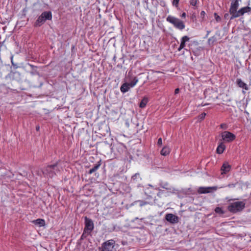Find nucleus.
Wrapping results in <instances>:
<instances>
[{
	"label": "nucleus",
	"instance_id": "obj_5",
	"mask_svg": "<svg viewBox=\"0 0 251 251\" xmlns=\"http://www.w3.org/2000/svg\"><path fill=\"white\" fill-rule=\"evenodd\" d=\"M245 207V202L243 201H237L231 202L227 206V209L232 213H237L242 211Z\"/></svg>",
	"mask_w": 251,
	"mask_h": 251
},
{
	"label": "nucleus",
	"instance_id": "obj_42",
	"mask_svg": "<svg viewBox=\"0 0 251 251\" xmlns=\"http://www.w3.org/2000/svg\"><path fill=\"white\" fill-rule=\"evenodd\" d=\"M181 17H182V18H185L186 17V13L185 12H183L181 14Z\"/></svg>",
	"mask_w": 251,
	"mask_h": 251
},
{
	"label": "nucleus",
	"instance_id": "obj_28",
	"mask_svg": "<svg viewBox=\"0 0 251 251\" xmlns=\"http://www.w3.org/2000/svg\"><path fill=\"white\" fill-rule=\"evenodd\" d=\"M138 202H139V205L141 206H143L147 204H151V201H147L145 200L144 201H139Z\"/></svg>",
	"mask_w": 251,
	"mask_h": 251
},
{
	"label": "nucleus",
	"instance_id": "obj_27",
	"mask_svg": "<svg viewBox=\"0 0 251 251\" xmlns=\"http://www.w3.org/2000/svg\"><path fill=\"white\" fill-rule=\"evenodd\" d=\"M138 78H136V77H134L133 80L130 83H128V84H129V86H130V87L132 88L136 84V83L138 82Z\"/></svg>",
	"mask_w": 251,
	"mask_h": 251
},
{
	"label": "nucleus",
	"instance_id": "obj_1",
	"mask_svg": "<svg viewBox=\"0 0 251 251\" xmlns=\"http://www.w3.org/2000/svg\"><path fill=\"white\" fill-rule=\"evenodd\" d=\"M241 1L242 0H232L231 1L229 9V13L231 15L230 20L241 17L251 11V7L249 6L243 7L238 10Z\"/></svg>",
	"mask_w": 251,
	"mask_h": 251
},
{
	"label": "nucleus",
	"instance_id": "obj_11",
	"mask_svg": "<svg viewBox=\"0 0 251 251\" xmlns=\"http://www.w3.org/2000/svg\"><path fill=\"white\" fill-rule=\"evenodd\" d=\"M145 195L146 196V197L145 198V200L147 201H151V205L154 202V198L152 196V194L149 188L145 189Z\"/></svg>",
	"mask_w": 251,
	"mask_h": 251
},
{
	"label": "nucleus",
	"instance_id": "obj_7",
	"mask_svg": "<svg viewBox=\"0 0 251 251\" xmlns=\"http://www.w3.org/2000/svg\"><path fill=\"white\" fill-rule=\"evenodd\" d=\"M115 241L113 239L107 240L101 245L102 251H113L115 247Z\"/></svg>",
	"mask_w": 251,
	"mask_h": 251
},
{
	"label": "nucleus",
	"instance_id": "obj_41",
	"mask_svg": "<svg viewBox=\"0 0 251 251\" xmlns=\"http://www.w3.org/2000/svg\"><path fill=\"white\" fill-rule=\"evenodd\" d=\"M179 92V88H176L175 90V94L176 95V94H177Z\"/></svg>",
	"mask_w": 251,
	"mask_h": 251
},
{
	"label": "nucleus",
	"instance_id": "obj_8",
	"mask_svg": "<svg viewBox=\"0 0 251 251\" xmlns=\"http://www.w3.org/2000/svg\"><path fill=\"white\" fill-rule=\"evenodd\" d=\"M85 227L84 230L85 232H88V234H91V232L93 231L94 228V223L93 221L87 218V217H85Z\"/></svg>",
	"mask_w": 251,
	"mask_h": 251
},
{
	"label": "nucleus",
	"instance_id": "obj_25",
	"mask_svg": "<svg viewBox=\"0 0 251 251\" xmlns=\"http://www.w3.org/2000/svg\"><path fill=\"white\" fill-rule=\"evenodd\" d=\"M216 41V38L215 36H212L208 40V43L210 46H213Z\"/></svg>",
	"mask_w": 251,
	"mask_h": 251
},
{
	"label": "nucleus",
	"instance_id": "obj_31",
	"mask_svg": "<svg viewBox=\"0 0 251 251\" xmlns=\"http://www.w3.org/2000/svg\"><path fill=\"white\" fill-rule=\"evenodd\" d=\"M205 116H206L205 113H204V112L202 113L199 116V117H198L199 120H201V121L203 120L205 118Z\"/></svg>",
	"mask_w": 251,
	"mask_h": 251
},
{
	"label": "nucleus",
	"instance_id": "obj_40",
	"mask_svg": "<svg viewBox=\"0 0 251 251\" xmlns=\"http://www.w3.org/2000/svg\"><path fill=\"white\" fill-rule=\"evenodd\" d=\"M10 59H11V63H12V65L13 66H16V65L14 63L13 61V55H12V56H11Z\"/></svg>",
	"mask_w": 251,
	"mask_h": 251
},
{
	"label": "nucleus",
	"instance_id": "obj_44",
	"mask_svg": "<svg viewBox=\"0 0 251 251\" xmlns=\"http://www.w3.org/2000/svg\"><path fill=\"white\" fill-rule=\"evenodd\" d=\"M193 53L195 55H197V52H195V51H193Z\"/></svg>",
	"mask_w": 251,
	"mask_h": 251
},
{
	"label": "nucleus",
	"instance_id": "obj_35",
	"mask_svg": "<svg viewBox=\"0 0 251 251\" xmlns=\"http://www.w3.org/2000/svg\"><path fill=\"white\" fill-rule=\"evenodd\" d=\"M179 0H173V5L176 7H178V4Z\"/></svg>",
	"mask_w": 251,
	"mask_h": 251
},
{
	"label": "nucleus",
	"instance_id": "obj_19",
	"mask_svg": "<svg viewBox=\"0 0 251 251\" xmlns=\"http://www.w3.org/2000/svg\"><path fill=\"white\" fill-rule=\"evenodd\" d=\"M32 223L36 225H38L40 227L43 226L45 225V221L42 219H37L33 221Z\"/></svg>",
	"mask_w": 251,
	"mask_h": 251
},
{
	"label": "nucleus",
	"instance_id": "obj_39",
	"mask_svg": "<svg viewBox=\"0 0 251 251\" xmlns=\"http://www.w3.org/2000/svg\"><path fill=\"white\" fill-rule=\"evenodd\" d=\"M230 16H229V14L228 13H226L224 15V18L226 19H230Z\"/></svg>",
	"mask_w": 251,
	"mask_h": 251
},
{
	"label": "nucleus",
	"instance_id": "obj_46",
	"mask_svg": "<svg viewBox=\"0 0 251 251\" xmlns=\"http://www.w3.org/2000/svg\"><path fill=\"white\" fill-rule=\"evenodd\" d=\"M209 33V31H207V35H208Z\"/></svg>",
	"mask_w": 251,
	"mask_h": 251
},
{
	"label": "nucleus",
	"instance_id": "obj_10",
	"mask_svg": "<svg viewBox=\"0 0 251 251\" xmlns=\"http://www.w3.org/2000/svg\"><path fill=\"white\" fill-rule=\"evenodd\" d=\"M165 219L171 224H174L178 222V217L172 213L166 214Z\"/></svg>",
	"mask_w": 251,
	"mask_h": 251
},
{
	"label": "nucleus",
	"instance_id": "obj_22",
	"mask_svg": "<svg viewBox=\"0 0 251 251\" xmlns=\"http://www.w3.org/2000/svg\"><path fill=\"white\" fill-rule=\"evenodd\" d=\"M157 190H158V192L157 194V196L159 197H162V196H168L170 193V192H168V191H167V192H165V191L160 189L159 188H158Z\"/></svg>",
	"mask_w": 251,
	"mask_h": 251
},
{
	"label": "nucleus",
	"instance_id": "obj_16",
	"mask_svg": "<svg viewBox=\"0 0 251 251\" xmlns=\"http://www.w3.org/2000/svg\"><path fill=\"white\" fill-rule=\"evenodd\" d=\"M226 149V146L224 145L223 142H221L219 144L217 149L216 152L218 154H222Z\"/></svg>",
	"mask_w": 251,
	"mask_h": 251
},
{
	"label": "nucleus",
	"instance_id": "obj_12",
	"mask_svg": "<svg viewBox=\"0 0 251 251\" xmlns=\"http://www.w3.org/2000/svg\"><path fill=\"white\" fill-rule=\"evenodd\" d=\"M217 189V187L216 186L207 187H199L198 192L200 194H205L211 192V190H216Z\"/></svg>",
	"mask_w": 251,
	"mask_h": 251
},
{
	"label": "nucleus",
	"instance_id": "obj_30",
	"mask_svg": "<svg viewBox=\"0 0 251 251\" xmlns=\"http://www.w3.org/2000/svg\"><path fill=\"white\" fill-rule=\"evenodd\" d=\"M214 16L215 19V20L217 22H219L221 20V18L220 16H219L216 13H214Z\"/></svg>",
	"mask_w": 251,
	"mask_h": 251
},
{
	"label": "nucleus",
	"instance_id": "obj_6",
	"mask_svg": "<svg viewBox=\"0 0 251 251\" xmlns=\"http://www.w3.org/2000/svg\"><path fill=\"white\" fill-rule=\"evenodd\" d=\"M222 140L225 143H231L236 139V135L228 131H224L221 133Z\"/></svg>",
	"mask_w": 251,
	"mask_h": 251
},
{
	"label": "nucleus",
	"instance_id": "obj_24",
	"mask_svg": "<svg viewBox=\"0 0 251 251\" xmlns=\"http://www.w3.org/2000/svg\"><path fill=\"white\" fill-rule=\"evenodd\" d=\"M141 180V178L140 177V174L139 173H136L131 177V181L133 183L139 182Z\"/></svg>",
	"mask_w": 251,
	"mask_h": 251
},
{
	"label": "nucleus",
	"instance_id": "obj_34",
	"mask_svg": "<svg viewBox=\"0 0 251 251\" xmlns=\"http://www.w3.org/2000/svg\"><path fill=\"white\" fill-rule=\"evenodd\" d=\"M198 1V0H190V3L192 6H195L197 4Z\"/></svg>",
	"mask_w": 251,
	"mask_h": 251
},
{
	"label": "nucleus",
	"instance_id": "obj_3",
	"mask_svg": "<svg viewBox=\"0 0 251 251\" xmlns=\"http://www.w3.org/2000/svg\"><path fill=\"white\" fill-rule=\"evenodd\" d=\"M166 21L179 30H182L185 28V25L184 22L174 16L169 15L166 18Z\"/></svg>",
	"mask_w": 251,
	"mask_h": 251
},
{
	"label": "nucleus",
	"instance_id": "obj_33",
	"mask_svg": "<svg viewBox=\"0 0 251 251\" xmlns=\"http://www.w3.org/2000/svg\"><path fill=\"white\" fill-rule=\"evenodd\" d=\"M220 126L221 128L225 130L228 127L227 124L226 123L221 124Z\"/></svg>",
	"mask_w": 251,
	"mask_h": 251
},
{
	"label": "nucleus",
	"instance_id": "obj_29",
	"mask_svg": "<svg viewBox=\"0 0 251 251\" xmlns=\"http://www.w3.org/2000/svg\"><path fill=\"white\" fill-rule=\"evenodd\" d=\"M215 212L216 213L220 214H223L224 213V212L223 210L222 209V208L221 207H217L215 209Z\"/></svg>",
	"mask_w": 251,
	"mask_h": 251
},
{
	"label": "nucleus",
	"instance_id": "obj_37",
	"mask_svg": "<svg viewBox=\"0 0 251 251\" xmlns=\"http://www.w3.org/2000/svg\"><path fill=\"white\" fill-rule=\"evenodd\" d=\"M157 145L159 146H160L162 145V140L161 138H159L158 139Z\"/></svg>",
	"mask_w": 251,
	"mask_h": 251
},
{
	"label": "nucleus",
	"instance_id": "obj_9",
	"mask_svg": "<svg viewBox=\"0 0 251 251\" xmlns=\"http://www.w3.org/2000/svg\"><path fill=\"white\" fill-rule=\"evenodd\" d=\"M158 186L166 190L170 193H174L176 190L175 188L171 185L168 182L163 181L162 180L159 181Z\"/></svg>",
	"mask_w": 251,
	"mask_h": 251
},
{
	"label": "nucleus",
	"instance_id": "obj_43",
	"mask_svg": "<svg viewBox=\"0 0 251 251\" xmlns=\"http://www.w3.org/2000/svg\"><path fill=\"white\" fill-rule=\"evenodd\" d=\"M39 129H40V126H36V130L37 131H38V130H39Z\"/></svg>",
	"mask_w": 251,
	"mask_h": 251
},
{
	"label": "nucleus",
	"instance_id": "obj_18",
	"mask_svg": "<svg viewBox=\"0 0 251 251\" xmlns=\"http://www.w3.org/2000/svg\"><path fill=\"white\" fill-rule=\"evenodd\" d=\"M45 20H50L52 19V14L50 11H45L41 14Z\"/></svg>",
	"mask_w": 251,
	"mask_h": 251
},
{
	"label": "nucleus",
	"instance_id": "obj_36",
	"mask_svg": "<svg viewBox=\"0 0 251 251\" xmlns=\"http://www.w3.org/2000/svg\"><path fill=\"white\" fill-rule=\"evenodd\" d=\"M205 15V12L204 11H201V12L200 16L203 20L204 19Z\"/></svg>",
	"mask_w": 251,
	"mask_h": 251
},
{
	"label": "nucleus",
	"instance_id": "obj_14",
	"mask_svg": "<svg viewBox=\"0 0 251 251\" xmlns=\"http://www.w3.org/2000/svg\"><path fill=\"white\" fill-rule=\"evenodd\" d=\"M230 169L231 166L227 162H225L221 168V174L222 175L226 174L230 171Z\"/></svg>",
	"mask_w": 251,
	"mask_h": 251
},
{
	"label": "nucleus",
	"instance_id": "obj_13",
	"mask_svg": "<svg viewBox=\"0 0 251 251\" xmlns=\"http://www.w3.org/2000/svg\"><path fill=\"white\" fill-rule=\"evenodd\" d=\"M190 40V38L187 36H183L180 40V44L178 48V51H180L182 49H184L186 50H187V49H185V47L186 46V42L189 41Z\"/></svg>",
	"mask_w": 251,
	"mask_h": 251
},
{
	"label": "nucleus",
	"instance_id": "obj_20",
	"mask_svg": "<svg viewBox=\"0 0 251 251\" xmlns=\"http://www.w3.org/2000/svg\"><path fill=\"white\" fill-rule=\"evenodd\" d=\"M45 19L43 18V16L41 15L36 21L35 25L36 26H41L45 22Z\"/></svg>",
	"mask_w": 251,
	"mask_h": 251
},
{
	"label": "nucleus",
	"instance_id": "obj_26",
	"mask_svg": "<svg viewBox=\"0 0 251 251\" xmlns=\"http://www.w3.org/2000/svg\"><path fill=\"white\" fill-rule=\"evenodd\" d=\"M148 102V100L147 99H143L140 103L139 106L141 108H144Z\"/></svg>",
	"mask_w": 251,
	"mask_h": 251
},
{
	"label": "nucleus",
	"instance_id": "obj_21",
	"mask_svg": "<svg viewBox=\"0 0 251 251\" xmlns=\"http://www.w3.org/2000/svg\"><path fill=\"white\" fill-rule=\"evenodd\" d=\"M171 151L170 148L168 146L164 147L160 151V153L162 155L166 156L168 155Z\"/></svg>",
	"mask_w": 251,
	"mask_h": 251
},
{
	"label": "nucleus",
	"instance_id": "obj_17",
	"mask_svg": "<svg viewBox=\"0 0 251 251\" xmlns=\"http://www.w3.org/2000/svg\"><path fill=\"white\" fill-rule=\"evenodd\" d=\"M128 83L125 82L123 83L120 87V90L123 93H125L128 91L130 88Z\"/></svg>",
	"mask_w": 251,
	"mask_h": 251
},
{
	"label": "nucleus",
	"instance_id": "obj_4",
	"mask_svg": "<svg viewBox=\"0 0 251 251\" xmlns=\"http://www.w3.org/2000/svg\"><path fill=\"white\" fill-rule=\"evenodd\" d=\"M109 147L111 152L114 154L116 158L119 157L126 150V146L122 143H117L113 145L111 144Z\"/></svg>",
	"mask_w": 251,
	"mask_h": 251
},
{
	"label": "nucleus",
	"instance_id": "obj_45",
	"mask_svg": "<svg viewBox=\"0 0 251 251\" xmlns=\"http://www.w3.org/2000/svg\"><path fill=\"white\" fill-rule=\"evenodd\" d=\"M30 66L31 67V68H33L34 66L32 65H30Z\"/></svg>",
	"mask_w": 251,
	"mask_h": 251
},
{
	"label": "nucleus",
	"instance_id": "obj_32",
	"mask_svg": "<svg viewBox=\"0 0 251 251\" xmlns=\"http://www.w3.org/2000/svg\"><path fill=\"white\" fill-rule=\"evenodd\" d=\"M90 234H88V232H85V230H83V232L81 236V239H83L84 238H86L87 235H90Z\"/></svg>",
	"mask_w": 251,
	"mask_h": 251
},
{
	"label": "nucleus",
	"instance_id": "obj_23",
	"mask_svg": "<svg viewBox=\"0 0 251 251\" xmlns=\"http://www.w3.org/2000/svg\"><path fill=\"white\" fill-rule=\"evenodd\" d=\"M101 165L100 160L98 162L97 164H95L94 167H93L88 172L89 174H92L93 173L95 172L100 167Z\"/></svg>",
	"mask_w": 251,
	"mask_h": 251
},
{
	"label": "nucleus",
	"instance_id": "obj_15",
	"mask_svg": "<svg viewBox=\"0 0 251 251\" xmlns=\"http://www.w3.org/2000/svg\"><path fill=\"white\" fill-rule=\"evenodd\" d=\"M236 83L239 87L242 88L243 90H248L249 89L248 85L240 78L237 79ZM243 93H245L244 90H243Z\"/></svg>",
	"mask_w": 251,
	"mask_h": 251
},
{
	"label": "nucleus",
	"instance_id": "obj_2",
	"mask_svg": "<svg viewBox=\"0 0 251 251\" xmlns=\"http://www.w3.org/2000/svg\"><path fill=\"white\" fill-rule=\"evenodd\" d=\"M59 171V167L57 163L49 165L41 171L44 176L48 178L53 177L56 175V173Z\"/></svg>",
	"mask_w": 251,
	"mask_h": 251
},
{
	"label": "nucleus",
	"instance_id": "obj_38",
	"mask_svg": "<svg viewBox=\"0 0 251 251\" xmlns=\"http://www.w3.org/2000/svg\"><path fill=\"white\" fill-rule=\"evenodd\" d=\"M236 186V184H234V183H230V184H228L227 186L229 187V188H234Z\"/></svg>",
	"mask_w": 251,
	"mask_h": 251
}]
</instances>
